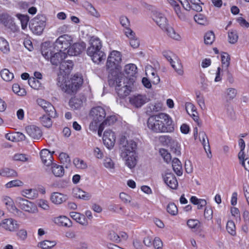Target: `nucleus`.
Here are the masks:
<instances>
[{"mask_svg": "<svg viewBox=\"0 0 249 249\" xmlns=\"http://www.w3.org/2000/svg\"><path fill=\"white\" fill-rule=\"evenodd\" d=\"M71 60L63 61L60 66V73L57 78V85L62 91L69 94L75 93L83 84L81 76L75 74L71 77L69 74L73 67Z\"/></svg>", "mask_w": 249, "mask_h": 249, "instance_id": "f257e3e1", "label": "nucleus"}, {"mask_svg": "<svg viewBox=\"0 0 249 249\" xmlns=\"http://www.w3.org/2000/svg\"><path fill=\"white\" fill-rule=\"evenodd\" d=\"M147 124L148 128L156 133H171L175 130L172 118L164 113L150 116L148 119Z\"/></svg>", "mask_w": 249, "mask_h": 249, "instance_id": "f03ea898", "label": "nucleus"}, {"mask_svg": "<svg viewBox=\"0 0 249 249\" xmlns=\"http://www.w3.org/2000/svg\"><path fill=\"white\" fill-rule=\"evenodd\" d=\"M90 45L87 49V53L93 62L99 64L105 61L106 56L104 52L101 50L102 45L100 39L95 36L91 37L90 39Z\"/></svg>", "mask_w": 249, "mask_h": 249, "instance_id": "7ed1b4c3", "label": "nucleus"}, {"mask_svg": "<svg viewBox=\"0 0 249 249\" xmlns=\"http://www.w3.org/2000/svg\"><path fill=\"white\" fill-rule=\"evenodd\" d=\"M106 115V112L103 107L98 106L92 108L90 112L92 121L89 126V129L92 131H96L99 124H101Z\"/></svg>", "mask_w": 249, "mask_h": 249, "instance_id": "20e7f679", "label": "nucleus"}, {"mask_svg": "<svg viewBox=\"0 0 249 249\" xmlns=\"http://www.w3.org/2000/svg\"><path fill=\"white\" fill-rule=\"evenodd\" d=\"M15 201L18 207L23 212L29 214H34L38 212L37 206L33 202L20 196L17 197Z\"/></svg>", "mask_w": 249, "mask_h": 249, "instance_id": "39448f33", "label": "nucleus"}, {"mask_svg": "<svg viewBox=\"0 0 249 249\" xmlns=\"http://www.w3.org/2000/svg\"><path fill=\"white\" fill-rule=\"evenodd\" d=\"M124 77L118 78L115 80V89L121 98H124L129 95L131 91L130 81H125Z\"/></svg>", "mask_w": 249, "mask_h": 249, "instance_id": "423d86ee", "label": "nucleus"}, {"mask_svg": "<svg viewBox=\"0 0 249 249\" xmlns=\"http://www.w3.org/2000/svg\"><path fill=\"white\" fill-rule=\"evenodd\" d=\"M45 22L46 19L44 16L37 15L30 21L29 28L34 34L40 35L45 28Z\"/></svg>", "mask_w": 249, "mask_h": 249, "instance_id": "0eeeda50", "label": "nucleus"}, {"mask_svg": "<svg viewBox=\"0 0 249 249\" xmlns=\"http://www.w3.org/2000/svg\"><path fill=\"white\" fill-rule=\"evenodd\" d=\"M163 56L170 62L172 68L179 74H182V66L180 61L177 56L170 51L165 50L163 51Z\"/></svg>", "mask_w": 249, "mask_h": 249, "instance_id": "6e6552de", "label": "nucleus"}, {"mask_svg": "<svg viewBox=\"0 0 249 249\" xmlns=\"http://www.w3.org/2000/svg\"><path fill=\"white\" fill-rule=\"evenodd\" d=\"M121 61V53L117 51H113L108 56L106 64L107 68L110 71L119 69Z\"/></svg>", "mask_w": 249, "mask_h": 249, "instance_id": "1a4fd4ad", "label": "nucleus"}, {"mask_svg": "<svg viewBox=\"0 0 249 249\" xmlns=\"http://www.w3.org/2000/svg\"><path fill=\"white\" fill-rule=\"evenodd\" d=\"M72 41V38L71 36L65 34L58 37L53 44L54 48H56L57 51L63 52L70 47Z\"/></svg>", "mask_w": 249, "mask_h": 249, "instance_id": "9d476101", "label": "nucleus"}, {"mask_svg": "<svg viewBox=\"0 0 249 249\" xmlns=\"http://www.w3.org/2000/svg\"><path fill=\"white\" fill-rule=\"evenodd\" d=\"M122 145L121 153H136L137 144L132 140H127L125 137L121 139Z\"/></svg>", "mask_w": 249, "mask_h": 249, "instance_id": "9b49d317", "label": "nucleus"}, {"mask_svg": "<svg viewBox=\"0 0 249 249\" xmlns=\"http://www.w3.org/2000/svg\"><path fill=\"white\" fill-rule=\"evenodd\" d=\"M120 155L127 167L131 169L135 167L137 162L136 153H121Z\"/></svg>", "mask_w": 249, "mask_h": 249, "instance_id": "f8f14e48", "label": "nucleus"}, {"mask_svg": "<svg viewBox=\"0 0 249 249\" xmlns=\"http://www.w3.org/2000/svg\"><path fill=\"white\" fill-rule=\"evenodd\" d=\"M125 79H129L130 84H133L137 74V67L134 64H128L124 66Z\"/></svg>", "mask_w": 249, "mask_h": 249, "instance_id": "ddd939ff", "label": "nucleus"}, {"mask_svg": "<svg viewBox=\"0 0 249 249\" xmlns=\"http://www.w3.org/2000/svg\"><path fill=\"white\" fill-rule=\"evenodd\" d=\"M0 223L3 229L10 232L16 231L19 227L18 222L12 218L4 219Z\"/></svg>", "mask_w": 249, "mask_h": 249, "instance_id": "4468645a", "label": "nucleus"}, {"mask_svg": "<svg viewBox=\"0 0 249 249\" xmlns=\"http://www.w3.org/2000/svg\"><path fill=\"white\" fill-rule=\"evenodd\" d=\"M152 18L156 24L163 30L166 29L169 25L166 18L160 12L158 11L153 12Z\"/></svg>", "mask_w": 249, "mask_h": 249, "instance_id": "2eb2a0df", "label": "nucleus"}, {"mask_svg": "<svg viewBox=\"0 0 249 249\" xmlns=\"http://www.w3.org/2000/svg\"><path fill=\"white\" fill-rule=\"evenodd\" d=\"M36 102L48 113V116L52 118H55L57 116L56 111L50 103L41 98L38 99Z\"/></svg>", "mask_w": 249, "mask_h": 249, "instance_id": "dca6fc26", "label": "nucleus"}, {"mask_svg": "<svg viewBox=\"0 0 249 249\" xmlns=\"http://www.w3.org/2000/svg\"><path fill=\"white\" fill-rule=\"evenodd\" d=\"M103 140L105 145L110 148L114 146L116 140L115 133L110 130H107L104 133Z\"/></svg>", "mask_w": 249, "mask_h": 249, "instance_id": "f3484780", "label": "nucleus"}, {"mask_svg": "<svg viewBox=\"0 0 249 249\" xmlns=\"http://www.w3.org/2000/svg\"><path fill=\"white\" fill-rule=\"evenodd\" d=\"M148 101L149 99L144 95L138 94L129 97L130 103L136 107H141Z\"/></svg>", "mask_w": 249, "mask_h": 249, "instance_id": "a211bd4d", "label": "nucleus"}, {"mask_svg": "<svg viewBox=\"0 0 249 249\" xmlns=\"http://www.w3.org/2000/svg\"><path fill=\"white\" fill-rule=\"evenodd\" d=\"M50 199L52 203L59 205L66 201L68 196L67 195L56 192L51 194Z\"/></svg>", "mask_w": 249, "mask_h": 249, "instance_id": "6ab92c4d", "label": "nucleus"}, {"mask_svg": "<svg viewBox=\"0 0 249 249\" xmlns=\"http://www.w3.org/2000/svg\"><path fill=\"white\" fill-rule=\"evenodd\" d=\"M53 222L59 227L70 228L72 226L71 220L65 215H60L53 218Z\"/></svg>", "mask_w": 249, "mask_h": 249, "instance_id": "aec40b11", "label": "nucleus"}, {"mask_svg": "<svg viewBox=\"0 0 249 249\" xmlns=\"http://www.w3.org/2000/svg\"><path fill=\"white\" fill-rule=\"evenodd\" d=\"M54 50H56V48H54V44L51 46L49 43L44 42L41 47V53L46 60H49L53 53H56Z\"/></svg>", "mask_w": 249, "mask_h": 249, "instance_id": "412c9836", "label": "nucleus"}, {"mask_svg": "<svg viewBox=\"0 0 249 249\" xmlns=\"http://www.w3.org/2000/svg\"><path fill=\"white\" fill-rule=\"evenodd\" d=\"M165 183L171 189H176L178 186V182L176 177L172 173H166L163 177Z\"/></svg>", "mask_w": 249, "mask_h": 249, "instance_id": "4be33fe9", "label": "nucleus"}, {"mask_svg": "<svg viewBox=\"0 0 249 249\" xmlns=\"http://www.w3.org/2000/svg\"><path fill=\"white\" fill-rule=\"evenodd\" d=\"M40 158L43 163L46 166H50L53 163V154L48 149H44L40 153Z\"/></svg>", "mask_w": 249, "mask_h": 249, "instance_id": "5701e85b", "label": "nucleus"}, {"mask_svg": "<svg viewBox=\"0 0 249 249\" xmlns=\"http://www.w3.org/2000/svg\"><path fill=\"white\" fill-rule=\"evenodd\" d=\"M86 48V44L84 42L74 43L68 51L70 55H77L82 53Z\"/></svg>", "mask_w": 249, "mask_h": 249, "instance_id": "b1692460", "label": "nucleus"}, {"mask_svg": "<svg viewBox=\"0 0 249 249\" xmlns=\"http://www.w3.org/2000/svg\"><path fill=\"white\" fill-rule=\"evenodd\" d=\"M72 194L75 197L84 200H89L91 197L89 193L84 191L78 187L74 188L72 189Z\"/></svg>", "mask_w": 249, "mask_h": 249, "instance_id": "393cba45", "label": "nucleus"}, {"mask_svg": "<svg viewBox=\"0 0 249 249\" xmlns=\"http://www.w3.org/2000/svg\"><path fill=\"white\" fill-rule=\"evenodd\" d=\"M27 134L34 139H39L41 136L40 129L35 125H29L26 127Z\"/></svg>", "mask_w": 249, "mask_h": 249, "instance_id": "a878e982", "label": "nucleus"}, {"mask_svg": "<svg viewBox=\"0 0 249 249\" xmlns=\"http://www.w3.org/2000/svg\"><path fill=\"white\" fill-rule=\"evenodd\" d=\"M67 56V55L66 53L62 51H57L53 53V55L51 57L49 60L51 61L53 65H57L62 62V60L66 58Z\"/></svg>", "mask_w": 249, "mask_h": 249, "instance_id": "bb28decb", "label": "nucleus"}, {"mask_svg": "<svg viewBox=\"0 0 249 249\" xmlns=\"http://www.w3.org/2000/svg\"><path fill=\"white\" fill-rule=\"evenodd\" d=\"M70 216L77 222L79 223L82 225L87 226L89 224L88 220L85 218L84 215L81 214L80 213L72 212L70 213Z\"/></svg>", "mask_w": 249, "mask_h": 249, "instance_id": "cd10ccee", "label": "nucleus"}, {"mask_svg": "<svg viewBox=\"0 0 249 249\" xmlns=\"http://www.w3.org/2000/svg\"><path fill=\"white\" fill-rule=\"evenodd\" d=\"M84 101V97H74L71 99L69 105L73 109H79L83 106Z\"/></svg>", "mask_w": 249, "mask_h": 249, "instance_id": "c85d7f7f", "label": "nucleus"}, {"mask_svg": "<svg viewBox=\"0 0 249 249\" xmlns=\"http://www.w3.org/2000/svg\"><path fill=\"white\" fill-rule=\"evenodd\" d=\"M145 73L147 76H152L151 78L154 84H158L160 81L159 76L156 75L155 70L151 66H147L145 68Z\"/></svg>", "mask_w": 249, "mask_h": 249, "instance_id": "c756f323", "label": "nucleus"}, {"mask_svg": "<svg viewBox=\"0 0 249 249\" xmlns=\"http://www.w3.org/2000/svg\"><path fill=\"white\" fill-rule=\"evenodd\" d=\"M199 138L206 153L209 152L211 154L210 146L207 136L204 131L199 133Z\"/></svg>", "mask_w": 249, "mask_h": 249, "instance_id": "7c9ffc66", "label": "nucleus"}, {"mask_svg": "<svg viewBox=\"0 0 249 249\" xmlns=\"http://www.w3.org/2000/svg\"><path fill=\"white\" fill-rule=\"evenodd\" d=\"M52 173L56 177H62L64 175L63 166L53 163L51 166Z\"/></svg>", "mask_w": 249, "mask_h": 249, "instance_id": "2f4dec72", "label": "nucleus"}, {"mask_svg": "<svg viewBox=\"0 0 249 249\" xmlns=\"http://www.w3.org/2000/svg\"><path fill=\"white\" fill-rule=\"evenodd\" d=\"M18 176V173L14 169L9 168H3L0 169V176L7 178H16Z\"/></svg>", "mask_w": 249, "mask_h": 249, "instance_id": "473e14b6", "label": "nucleus"}, {"mask_svg": "<svg viewBox=\"0 0 249 249\" xmlns=\"http://www.w3.org/2000/svg\"><path fill=\"white\" fill-rule=\"evenodd\" d=\"M21 195L29 199H34L37 196L38 194L35 189H25L21 191Z\"/></svg>", "mask_w": 249, "mask_h": 249, "instance_id": "72a5a7b5", "label": "nucleus"}, {"mask_svg": "<svg viewBox=\"0 0 249 249\" xmlns=\"http://www.w3.org/2000/svg\"><path fill=\"white\" fill-rule=\"evenodd\" d=\"M57 242L55 240L50 241L45 240L38 242L37 247L41 249H51L55 246Z\"/></svg>", "mask_w": 249, "mask_h": 249, "instance_id": "f704fd0d", "label": "nucleus"}, {"mask_svg": "<svg viewBox=\"0 0 249 249\" xmlns=\"http://www.w3.org/2000/svg\"><path fill=\"white\" fill-rule=\"evenodd\" d=\"M1 201L9 211H11L16 206L13 199L8 196H3L1 197Z\"/></svg>", "mask_w": 249, "mask_h": 249, "instance_id": "c9c22d12", "label": "nucleus"}, {"mask_svg": "<svg viewBox=\"0 0 249 249\" xmlns=\"http://www.w3.org/2000/svg\"><path fill=\"white\" fill-rule=\"evenodd\" d=\"M172 167L173 170L178 176H181L182 174V166L178 159L175 158L173 160Z\"/></svg>", "mask_w": 249, "mask_h": 249, "instance_id": "e433bc0d", "label": "nucleus"}, {"mask_svg": "<svg viewBox=\"0 0 249 249\" xmlns=\"http://www.w3.org/2000/svg\"><path fill=\"white\" fill-rule=\"evenodd\" d=\"M164 30L166 32L167 35L173 39L176 40H180L181 39V36L179 34L176 33L175 30L170 27L169 25Z\"/></svg>", "mask_w": 249, "mask_h": 249, "instance_id": "4c0bfd02", "label": "nucleus"}, {"mask_svg": "<svg viewBox=\"0 0 249 249\" xmlns=\"http://www.w3.org/2000/svg\"><path fill=\"white\" fill-rule=\"evenodd\" d=\"M190 201L192 203L197 205L198 209H202L207 204V202L205 199H198L195 196H193L191 197Z\"/></svg>", "mask_w": 249, "mask_h": 249, "instance_id": "58836bf2", "label": "nucleus"}, {"mask_svg": "<svg viewBox=\"0 0 249 249\" xmlns=\"http://www.w3.org/2000/svg\"><path fill=\"white\" fill-rule=\"evenodd\" d=\"M0 50L5 54H7L10 52L9 42L2 37H0Z\"/></svg>", "mask_w": 249, "mask_h": 249, "instance_id": "ea45409f", "label": "nucleus"}, {"mask_svg": "<svg viewBox=\"0 0 249 249\" xmlns=\"http://www.w3.org/2000/svg\"><path fill=\"white\" fill-rule=\"evenodd\" d=\"M0 75L1 78L6 82L11 81L14 77V74L6 69L1 71Z\"/></svg>", "mask_w": 249, "mask_h": 249, "instance_id": "a19ab883", "label": "nucleus"}, {"mask_svg": "<svg viewBox=\"0 0 249 249\" xmlns=\"http://www.w3.org/2000/svg\"><path fill=\"white\" fill-rule=\"evenodd\" d=\"M17 17L20 20L21 28L23 30H25L27 28L29 18L27 15L18 14Z\"/></svg>", "mask_w": 249, "mask_h": 249, "instance_id": "79ce46f5", "label": "nucleus"}, {"mask_svg": "<svg viewBox=\"0 0 249 249\" xmlns=\"http://www.w3.org/2000/svg\"><path fill=\"white\" fill-rule=\"evenodd\" d=\"M59 158L63 165L68 168L71 164V159L68 155L65 153H61L59 156Z\"/></svg>", "mask_w": 249, "mask_h": 249, "instance_id": "37998d69", "label": "nucleus"}, {"mask_svg": "<svg viewBox=\"0 0 249 249\" xmlns=\"http://www.w3.org/2000/svg\"><path fill=\"white\" fill-rule=\"evenodd\" d=\"M237 94V91L234 88H228L225 92V95L226 98L228 100H231L234 99Z\"/></svg>", "mask_w": 249, "mask_h": 249, "instance_id": "c03bdc74", "label": "nucleus"}, {"mask_svg": "<svg viewBox=\"0 0 249 249\" xmlns=\"http://www.w3.org/2000/svg\"><path fill=\"white\" fill-rule=\"evenodd\" d=\"M238 35L235 30H231L228 32V40L231 44H235L238 40Z\"/></svg>", "mask_w": 249, "mask_h": 249, "instance_id": "a18cd8bd", "label": "nucleus"}, {"mask_svg": "<svg viewBox=\"0 0 249 249\" xmlns=\"http://www.w3.org/2000/svg\"><path fill=\"white\" fill-rule=\"evenodd\" d=\"M73 164L78 169H85L88 166L87 163L79 158H75L73 161Z\"/></svg>", "mask_w": 249, "mask_h": 249, "instance_id": "49530a36", "label": "nucleus"}, {"mask_svg": "<svg viewBox=\"0 0 249 249\" xmlns=\"http://www.w3.org/2000/svg\"><path fill=\"white\" fill-rule=\"evenodd\" d=\"M12 89L14 93L19 96H23L26 94V90L23 88H21L18 84H15L13 85Z\"/></svg>", "mask_w": 249, "mask_h": 249, "instance_id": "de8ad7c7", "label": "nucleus"}, {"mask_svg": "<svg viewBox=\"0 0 249 249\" xmlns=\"http://www.w3.org/2000/svg\"><path fill=\"white\" fill-rule=\"evenodd\" d=\"M23 185V182L19 179L12 180L5 184V187L7 188L21 187Z\"/></svg>", "mask_w": 249, "mask_h": 249, "instance_id": "09e8293b", "label": "nucleus"}, {"mask_svg": "<svg viewBox=\"0 0 249 249\" xmlns=\"http://www.w3.org/2000/svg\"><path fill=\"white\" fill-rule=\"evenodd\" d=\"M30 156L24 154L17 153L13 157V160L15 161L25 162L30 160Z\"/></svg>", "mask_w": 249, "mask_h": 249, "instance_id": "8fccbe9b", "label": "nucleus"}, {"mask_svg": "<svg viewBox=\"0 0 249 249\" xmlns=\"http://www.w3.org/2000/svg\"><path fill=\"white\" fill-rule=\"evenodd\" d=\"M37 206L45 211H48L50 210V207L49 202L44 199H39L36 201Z\"/></svg>", "mask_w": 249, "mask_h": 249, "instance_id": "3c124183", "label": "nucleus"}, {"mask_svg": "<svg viewBox=\"0 0 249 249\" xmlns=\"http://www.w3.org/2000/svg\"><path fill=\"white\" fill-rule=\"evenodd\" d=\"M104 167L108 170H113L115 168V163L113 160L108 157H106L103 160Z\"/></svg>", "mask_w": 249, "mask_h": 249, "instance_id": "603ef678", "label": "nucleus"}, {"mask_svg": "<svg viewBox=\"0 0 249 249\" xmlns=\"http://www.w3.org/2000/svg\"><path fill=\"white\" fill-rule=\"evenodd\" d=\"M204 42L208 45L212 44L214 40L215 36L213 32H208L204 36Z\"/></svg>", "mask_w": 249, "mask_h": 249, "instance_id": "864d4df0", "label": "nucleus"}, {"mask_svg": "<svg viewBox=\"0 0 249 249\" xmlns=\"http://www.w3.org/2000/svg\"><path fill=\"white\" fill-rule=\"evenodd\" d=\"M117 120V117L115 115L108 116L102 122L105 126L110 125L114 124Z\"/></svg>", "mask_w": 249, "mask_h": 249, "instance_id": "5fc2aeb1", "label": "nucleus"}, {"mask_svg": "<svg viewBox=\"0 0 249 249\" xmlns=\"http://www.w3.org/2000/svg\"><path fill=\"white\" fill-rule=\"evenodd\" d=\"M51 117L47 115H43L40 118V122L42 125L46 127H50L53 124Z\"/></svg>", "mask_w": 249, "mask_h": 249, "instance_id": "6e6d98bb", "label": "nucleus"}, {"mask_svg": "<svg viewBox=\"0 0 249 249\" xmlns=\"http://www.w3.org/2000/svg\"><path fill=\"white\" fill-rule=\"evenodd\" d=\"M175 12L180 20L183 21H187L188 20L187 15L181 11L180 7H176Z\"/></svg>", "mask_w": 249, "mask_h": 249, "instance_id": "4d7b16f0", "label": "nucleus"}, {"mask_svg": "<svg viewBox=\"0 0 249 249\" xmlns=\"http://www.w3.org/2000/svg\"><path fill=\"white\" fill-rule=\"evenodd\" d=\"M159 153L166 162L168 163L171 161V155L166 149H160Z\"/></svg>", "mask_w": 249, "mask_h": 249, "instance_id": "13d9d810", "label": "nucleus"}, {"mask_svg": "<svg viewBox=\"0 0 249 249\" xmlns=\"http://www.w3.org/2000/svg\"><path fill=\"white\" fill-rule=\"evenodd\" d=\"M221 57L222 66L227 68L230 65V57L229 55L226 53H223L221 54Z\"/></svg>", "mask_w": 249, "mask_h": 249, "instance_id": "bf43d9fd", "label": "nucleus"}, {"mask_svg": "<svg viewBox=\"0 0 249 249\" xmlns=\"http://www.w3.org/2000/svg\"><path fill=\"white\" fill-rule=\"evenodd\" d=\"M228 232L232 235L235 234V226L234 223L231 220L228 221L226 226Z\"/></svg>", "mask_w": 249, "mask_h": 249, "instance_id": "052dcab7", "label": "nucleus"}, {"mask_svg": "<svg viewBox=\"0 0 249 249\" xmlns=\"http://www.w3.org/2000/svg\"><path fill=\"white\" fill-rule=\"evenodd\" d=\"M194 19L198 24L205 25L207 23L206 17L202 14H197L194 16Z\"/></svg>", "mask_w": 249, "mask_h": 249, "instance_id": "680f3d73", "label": "nucleus"}, {"mask_svg": "<svg viewBox=\"0 0 249 249\" xmlns=\"http://www.w3.org/2000/svg\"><path fill=\"white\" fill-rule=\"evenodd\" d=\"M167 211L171 215H175L177 214L178 210L176 205L173 203H171L167 207Z\"/></svg>", "mask_w": 249, "mask_h": 249, "instance_id": "e2e57ef3", "label": "nucleus"}, {"mask_svg": "<svg viewBox=\"0 0 249 249\" xmlns=\"http://www.w3.org/2000/svg\"><path fill=\"white\" fill-rule=\"evenodd\" d=\"M200 222L197 219H190L187 221V225L191 229H198Z\"/></svg>", "mask_w": 249, "mask_h": 249, "instance_id": "0e129e2a", "label": "nucleus"}, {"mask_svg": "<svg viewBox=\"0 0 249 249\" xmlns=\"http://www.w3.org/2000/svg\"><path fill=\"white\" fill-rule=\"evenodd\" d=\"M16 235L19 240L24 241L27 237V232L26 230L22 229L17 231Z\"/></svg>", "mask_w": 249, "mask_h": 249, "instance_id": "69168bd1", "label": "nucleus"}, {"mask_svg": "<svg viewBox=\"0 0 249 249\" xmlns=\"http://www.w3.org/2000/svg\"><path fill=\"white\" fill-rule=\"evenodd\" d=\"M109 210L118 213H124V208L119 205H110Z\"/></svg>", "mask_w": 249, "mask_h": 249, "instance_id": "338daca9", "label": "nucleus"}, {"mask_svg": "<svg viewBox=\"0 0 249 249\" xmlns=\"http://www.w3.org/2000/svg\"><path fill=\"white\" fill-rule=\"evenodd\" d=\"M119 197L125 204L129 203L131 201V197L125 193H121L119 195Z\"/></svg>", "mask_w": 249, "mask_h": 249, "instance_id": "774afa93", "label": "nucleus"}]
</instances>
